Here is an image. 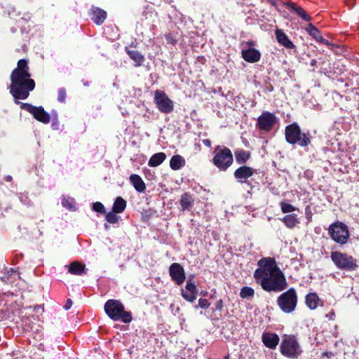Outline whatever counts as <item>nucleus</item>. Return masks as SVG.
I'll list each match as a JSON object with an SVG mask.
<instances>
[{
    "label": "nucleus",
    "mask_w": 359,
    "mask_h": 359,
    "mask_svg": "<svg viewBox=\"0 0 359 359\" xmlns=\"http://www.w3.org/2000/svg\"><path fill=\"white\" fill-rule=\"evenodd\" d=\"M254 172L255 170L252 168L243 165L235 170L233 175L238 182L250 186V183L248 180L253 175Z\"/></svg>",
    "instance_id": "nucleus-13"
},
{
    "label": "nucleus",
    "mask_w": 359,
    "mask_h": 359,
    "mask_svg": "<svg viewBox=\"0 0 359 359\" xmlns=\"http://www.w3.org/2000/svg\"><path fill=\"white\" fill-rule=\"evenodd\" d=\"M281 354L288 358L296 359L302 354L301 347L294 336H285L280 346Z\"/></svg>",
    "instance_id": "nucleus-5"
},
{
    "label": "nucleus",
    "mask_w": 359,
    "mask_h": 359,
    "mask_svg": "<svg viewBox=\"0 0 359 359\" xmlns=\"http://www.w3.org/2000/svg\"><path fill=\"white\" fill-rule=\"evenodd\" d=\"M130 181L137 191L144 192L145 191V184L142 179L138 175H131L130 176Z\"/></svg>",
    "instance_id": "nucleus-21"
},
{
    "label": "nucleus",
    "mask_w": 359,
    "mask_h": 359,
    "mask_svg": "<svg viewBox=\"0 0 359 359\" xmlns=\"http://www.w3.org/2000/svg\"><path fill=\"white\" fill-rule=\"evenodd\" d=\"M5 180L7 181V182H10L12 180V177L11 175H7L5 177Z\"/></svg>",
    "instance_id": "nucleus-43"
},
{
    "label": "nucleus",
    "mask_w": 359,
    "mask_h": 359,
    "mask_svg": "<svg viewBox=\"0 0 359 359\" xmlns=\"http://www.w3.org/2000/svg\"><path fill=\"white\" fill-rule=\"evenodd\" d=\"M257 266L254 278L264 291L278 292L287 287L285 277L274 258L263 257L258 261Z\"/></svg>",
    "instance_id": "nucleus-1"
},
{
    "label": "nucleus",
    "mask_w": 359,
    "mask_h": 359,
    "mask_svg": "<svg viewBox=\"0 0 359 359\" xmlns=\"http://www.w3.org/2000/svg\"><path fill=\"white\" fill-rule=\"evenodd\" d=\"M29 69L27 61L21 59L11 74L10 93L15 99L25 100L35 88V82L31 79Z\"/></svg>",
    "instance_id": "nucleus-2"
},
{
    "label": "nucleus",
    "mask_w": 359,
    "mask_h": 359,
    "mask_svg": "<svg viewBox=\"0 0 359 359\" xmlns=\"http://www.w3.org/2000/svg\"><path fill=\"white\" fill-rule=\"evenodd\" d=\"M255 294V290L248 286L243 287L240 292V296L243 299L250 298L253 297Z\"/></svg>",
    "instance_id": "nucleus-31"
},
{
    "label": "nucleus",
    "mask_w": 359,
    "mask_h": 359,
    "mask_svg": "<svg viewBox=\"0 0 359 359\" xmlns=\"http://www.w3.org/2000/svg\"><path fill=\"white\" fill-rule=\"evenodd\" d=\"M273 3V5L276 4V1H271Z\"/></svg>",
    "instance_id": "nucleus-49"
},
{
    "label": "nucleus",
    "mask_w": 359,
    "mask_h": 359,
    "mask_svg": "<svg viewBox=\"0 0 359 359\" xmlns=\"http://www.w3.org/2000/svg\"><path fill=\"white\" fill-rule=\"evenodd\" d=\"M126 207V201L121 197H118L113 205V211L116 213H121L124 211Z\"/></svg>",
    "instance_id": "nucleus-28"
},
{
    "label": "nucleus",
    "mask_w": 359,
    "mask_h": 359,
    "mask_svg": "<svg viewBox=\"0 0 359 359\" xmlns=\"http://www.w3.org/2000/svg\"><path fill=\"white\" fill-rule=\"evenodd\" d=\"M319 301L318 295L314 292L309 293L306 296V304L311 310L316 309L318 307Z\"/></svg>",
    "instance_id": "nucleus-25"
},
{
    "label": "nucleus",
    "mask_w": 359,
    "mask_h": 359,
    "mask_svg": "<svg viewBox=\"0 0 359 359\" xmlns=\"http://www.w3.org/2000/svg\"><path fill=\"white\" fill-rule=\"evenodd\" d=\"M282 221L284 222L285 226L290 229L294 228L298 223L299 220L297 215L290 214L285 216Z\"/></svg>",
    "instance_id": "nucleus-26"
},
{
    "label": "nucleus",
    "mask_w": 359,
    "mask_h": 359,
    "mask_svg": "<svg viewBox=\"0 0 359 359\" xmlns=\"http://www.w3.org/2000/svg\"><path fill=\"white\" fill-rule=\"evenodd\" d=\"M233 161L231 150L226 147L217 146L214 150L213 163L220 170H226Z\"/></svg>",
    "instance_id": "nucleus-7"
},
{
    "label": "nucleus",
    "mask_w": 359,
    "mask_h": 359,
    "mask_svg": "<svg viewBox=\"0 0 359 359\" xmlns=\"http://www.w3.org/2000/svg\"><path fill=\"white\" fill-rule=\"evenodd\" d=\"M66 99V91L64 88H60L58 90L57 100L60 102H64Z\"/></svg>",
    "instance_id": "nucleus-38"
},
{
    "label": "nucleus",
    "mask_w": 359,
    "mask_h": 359,
    "mask_svg": "<svg viewBox=\"0 0 359 359\" xmlns=\"http://www.w3.org/2000/svg\"><path fill=\"white\" fill-rule=\"evenodd\" d=\"M104 311L113 320H119L128 323L132 320V315L126 311L124 306L118 300L109 299L104 304Z\"/></svg>",
    "instance_id": "nucleus-3"
},
{
    "label": "nucleus",
    "mask_w": 359,
    "mask_h": 359,
    "mask_svg": "<svg viewBox=\"0 0 359 359\" xmlns=\"http://www.w3.org/2000/svg\"><path fill=\"white\" fill-rule=\"evenodd\" d=\"M72 306V301L71 299H68L66 302V304L64 306V309L65 310H69Z\"/></svg>",
    "instance_id": "nucleus-41"
},
{
    "label": "nucleus",
    "mask_w": 359,
    "mask_h": 359,
    "mask_svg": "<svg viewBox=\"0 0 359 359\" xmlns=\"http://www.w3.org/2000/svg\"><path fill=\"white\" fill-rule=\"evenodd\" d=\"M249 158L250 154L245 151H240L236 154V161L238 163H244Z\"/></svg>",
    "instance_id": "nucleus-30"
},
{
    "label": "nucleus",
    "mask_w": 359,
    "mask_h": 359,
    "mask_svg": "<svg viewBox=\"0 0 359 359\" xmlns=\"http://www.w3.org/2000/svg\"><path fill=\"white\" fill-rule=\"evenodd\" d=\"M186 161L180 155H174L170 161V166L173 170L181 169L185 165Z\"/></svg>",
    "instance_id": "nucleus-22"
},
{
    "label": "nucleus",
    "mask_w": 359,
    "mask_h": 359,
    "mask_svg": "<svg viewBox=\"0 0 359 359\" xmlns=\"http://www.w3.org/2000/svg\"><path fill=\"white\" fill-rule=\"evenodd\" d=\"M203 142L207 147H210L211 145L210 141L209 140H204Z\"/></svg>",
    "instance_id": "nucleus-42"
},
{
    "label": "nucleus",
    "mask_w": 359,
    "mask_h": 359,
    "mask_svg": "<svg viewBox=\"0 0 359 359\" xmlns=\"http://www.w3.org/2000/svg\"><path fill=\"white\" fill-rule=\"evenodd\" d=\"M316 40L317 41H319V42L325 44V45H327V46L330 45V43L327 39L323 38L320 34L318 36V37Z\"/></svg>",
    "instance_id": "nucleus-39"
},
{
    "label": "nucleus",
    "mask_w": 359,
    "mask_h": 359,
    "mask_svg": "<svg viewBox=\"0 0 359 359\" xmlns=\"http://www.w3.org/2000/svg\"><path fill=\"white\" fill-rule=\"evenodd\" d=\"M215 307H216L217 310L222 311L224 307L223 301L222 299H219V301H217L215 304Z\"/></svg>",
    "instance_id": "nucleus-40"
},
{
    "label": "nucleus",
    "mask_w": 359,
    "mask_h": 359,
    "mask_svg": "<svg viewBox=\"0 0 359 359\" xmlns=\"http://www.w3.org/2000/svg\"><path fill=\"white\" fill-rule=\"evenodd\" d=\"M13 272V269L12 268H11L9 270H8L7 273L11 274Z\"/></svg>",
    "instance_id": "nucleus-45"
},
{
    "label": "nucleus",
    "mask_w": 359,
    "mask_h": 359,
    "mask_svg": "<svg viewBox=\"0 0 359 359\" xmlns=\"http://www.w3.org/2000/svg\"><path fill=\"white\" fill-rule=\"evenodd\" d=\"M90 16L96 25H100L107 18V12L98 7L93 6L90 11Z\"/></svg>",
    "instance_id": "nucleus-16"
},
{
    "label": "nucleus",
    "mask_w": 359,
    "mask_h": 359,
    "mask_svg": "<svg viewBox=\"0 0 359 359\" xmlns=\"http://www.w3.org/2000/svg\"><path fill=\"white\" fill-rule=\"evenodd\" d=\"M277 304L280 310L285 313L294 311L297 304V295L294 288H290L282 293L277 299Z\"/></svg>",
    "instance_id": "nucleus-8"
},
{
    "label": "nucleus",
    "mask_w": 359,
    "mask_h": 359,
    "mask_svg": "<svg viewBox=\"0 0 359 359\" xmlns=\"http://www.w3.org/2000/svg\"><path fill=\"white\" fill-rule=\"evenodd\" d=\"M21 108L29 112L38 121L45 124L50 122V115L42 107H35L28 103H22Z\"/></svg>",
    "instance_id": "nucleus-11"
},
{
    "label": "nucleus",
    "mask_w": 359,
    "mask_h": 359,
    "mask_svg": "<svg viewBox=\"0 0 359 359\" xmlns=\"http://www.w3.org/2000/svg\"><path fill=\"white\" fill-rule=\"evenodd\" d=\"M248 44L249 46H252V45H253V42H252V41H248Z\"/></svg>",
    "instance_id": "nucleus-47"
},
{
    "label": "nucleus",
    "mask_w": 359,
    "mask_h": 359,
    "mask_svg": "<svg viewBox=\"0 0 359 359\" xmlns=\"http://www.w3.org/2000/svg\"><path fill=\"white\" fill-rule=\"evenodd\" d=\"M169 274L172 280L178 285H181L185 280L184 268L178 263H172L169 268Z\"/></svg>",
    "instance_id": "nucleus-14"
},
{
    "label": "nucleus",
    "mask_w": 359,
    "mask_h": 359,
    "mask_svg": "<svg viewBox=\"0 0 359 359\" xmlns=\"http://www.w3.org/2000/svg\"><path fill=\"white\" fill-rule=\"evenodd\" d=\"M285 140L291 144H298L300 147H306L311 143L308 135L302 133L297 123H294L285 128Z\"/></svg>",
    "instance_id": "nucleus-4"
},
{
    "label": "nucleus",
    "mask_w": 359,
    "mask_h": 359,
    "mask_svg": "<svg viewBox=\"0 0 359 359\" xmlns=\"http://www.w3.org/2000/svg\"><path fill=\"white\" fill-rule=\"evenodd\" d=\"M286 5L289 9L298 15L303 20L306 22H310L311 20V18L306 11L296 4L292 1H286Z\"/></svg>",
    "instance_id": "nucleus-19"
},
{
    "label": "nucleus",
    "mask_w": 359,
    "mask_h": 359,
    "mask_svg": "<svg viewBox=\"0 0 359 359\" xmlns=\"http://www.w3.org/2000/svg\"><path fill=\"white\" fill-rule=\"evenodd\" d=\"M154 102L158 109L164 114H169L173 111V102L161 90H157L154 94Z\"/></svg>",
    "instance_id": "nucleus-10"
},
{
    "label": "nucleus",
    "mask_w": 359,
    "mask_h": 359,
    "mask_svg": "<svg viewBox=\"0 0 359 359\" xmlns=\"http://www.w3.org/2000/svg\"><path fill=\"white\" fill-rule=\"evenodd\" d=\"M281 210L284 213L291 212L296 210V208L289 203L281 202L280 203Z\"/></svg>",
    "instance_id": "nucleus-35"
},
{
    "label": "nucleus",
    "mask_w": 359,
    "mask_h": 359,
    "mask_svg": "<svg viewBox=\"0 0 359 359\" xmlns=\"http://www.w3.org/2000/svg\"><path fill=\"white\" fill-rule=\"evenodd\" d=\"M229 355H226L225 356L224 359H229Z\"/></svg>",
    "instance_id": "nucleus-48"
},
{
    "label": "nucleus",
    "mask_w": 359,
    "mask_h": 359,
    "mask_svg": "<svg viewBox=\"0 0 359 359\" xmlns=\"http://www.w3.org/2000/svg\"><path fill=\"white\" fill-rule=\"evenodd\" d=\"M242 57L245 61L254 63L260 60L261 54L258 50L249 48L247 50H242Z\"/></svg>",
    "instance_id": "nucleus-18"
},
{
    "label": "nucleus",
    "mask_w": 359,
    "mask_h": 359,
    "mask_svg": "<svg viewBox=\"0 0 359 359\" xmlns=\"http://www.w3.org/2000/svg\"><path fill=\"white\" fill-rule=\"evenodd\" d=\"M327 316H330V318H332V317L334 316V312H331Z\"/></svg>",
    "instance_id": "nucleus-46"
},
{
    "label": "nucleus",
    "mask_w": 359,
    "mask_h": 359,
    "mask_svg": "<svg viewBox=\"0 0 359 359\" xmlns=\"http://www.w3.org/2000/svg\"><path fill=\"white\" fill-rule=\"evenodd\" d=\"M305 29L315 39L320 35V31L312 23H309Z\"/></svg>",
    "instance_id": "nucleus-32"
},
{
    "label": "nucleus",
    "mask_w": 359,
    "mask_h": 359,
    "mask_svg": "<svg viewBox=\"0 0 359 359\" xmlns=\"http://www.w3.org/2000/svg\"><path fill=\"white\" fill-rule=\"evenodd\" d=\"M181 294L184 299L189 302H193L196 299L198 294V289L194 281L189 279L185 288L181 289Z\"/></svg>",
    "instance_id": "nucleus-15"
},
{
    "label": "nucleus",
    "mask_w": 359,
    "mask_h": 359,
    "mask_svg": "<svg viewBox=\"0 0 359 359\" xmlns=\"http://www.w3.org/2000/svg\"><path fill=\"white\" fill-rule=\"evenodd\" d=\"M262 339L264 346L271 349L276 348L280 340L278 334L271 332H264Z\"/></svg>",
    "instance_id": "nucleus-17"
},
{
    "label": "nucleus",
    "mask_w": 359,
    "mask_h": 359,
    "mask_svg": "<svg viewBox=\"0 0 359 359\" xmlns=\"http://www.w3.org/2000/svg\"><path fill=\"white\" fill-rule=\"evenodd\" d=\"M329 234L331 238L337 243L344 245L347 243L349 232L346 225L342 222H337L330 225Z\"/></svg>",
    "instance_id": "nucleus-9"
},
{
    "label": "nucleus",
    "mask_w": 359,
    "mask_h": 359,
    "mask_svg": "<svg viewBox=\"0 0 359 359\" xmlns=\"http://www.w3.org/2000/svg\"><path fill=\"white\" fill-rule=\"evenodd\" d=\"M210 304L206 299H199L198 300V306H196V309L198 307L202 308V309H207L209 307Z\"/></svg>",
    "instance_id": "nucleus-37"
},
{
    "label": "nucleus",
    "mask_w": 359,
    "mask_h": 359,
    "mask_svg": "<svg viewBox=\"0 0 359 359\" xmlns=\"http://www.w3.org/2000/svg\"><path fill=\"white\" fill-rule=\"evenodd\" d=\"M69 272L74 275L80 276L86 273V266L78 262H74L69 264Z\"/></svg>",
    "instance_id": "nucleus-24"
},
{
    "label": "nucleus",
    "mask_w": 359,
    "mask_h": 359,
    "mask_svg": "<svg viewBox=\"0 0 359 359\" xmlns=\"http://www.w3.org/2000/svg\"><path fill=\"white\" fill-rule=\"evenodd\" d=\"M121 217L120 216H118L116 212H114V211L113 212H109L108 213L106 214L105 215V219L106 220L109 222V223H111V224H116L118 222V220L120 219Z\"/></svg>",
    "instance_id": "nucleus-33"
},
{
    "label": "nucleus",
    "mask_w": 359,
    "mask_h": 359,
    "mask_svg": "<svg viewBox=\"0 0 359 359\" xmlns=\"http://www.w3.org/2000/svg\"><path fill=\"white\" fill-rule=\"evenodd\" d=\"M276 37L278 42L286 48L292 49L295 47L283 30L277 29L276 30Z\"/></svg>",
    "instance_id": "nucleus-20"
},
{
    "label": "nucleus",
    "mask_w": 359,
    "mask_h": 359,
    "mask_svg": "<svg viewBox=\"0 0 359 359\" xmlns=\"http://www.w3.org/2000/svg\"><path fill=\"white\" fill-rule=\"evenodd\" d=\"M316 63H317V61H316V60H312L311 61V66H313V67H314V66H316Z\"/></svg>",
    "instance_id": "nucleus-44"
},
{
    "label": "nucleus",
    "mask_w": 359,
    "mask_h": 359,
    "mask_svg": "<svg viewBox=\"0 0 359 359\" xmlns=\"http://www.w3.org/2000/svg\"><path fill=\"white\" fill-rule=\"evenodd\" d=\"M166 158V155L163 152L156 153L149 158L148 165L150 167H156L161 165Z\"/></svg>",
    "instance_id": "nucleus-23"
},
{
    "label": "nucleus",
    "mask_w": 359,
    "mask_h": 359,
    "mask_svg": "<svg viewBox=\"0 0 359 359\" xmlns=\"http://www.w3.org/2000/svg\"><path fill=\"white\" fill-rule=\"evenodd\" d=\"M330 258L336 267L341 270L352 271L358 266L357 260L346 253L338 251L332 252Z\"/></svg>",
    "instance_id": "nucleus-6"
},
{
    "label": "nucleus",
    "mask_w": 359,
    "mask_h": 359,
    "mask_svg": "<svg viewBox=\"0 0 359 359\" xmlns=\"http://www.w3.org/2000/svg\"><path fill=\"white\" fill-rule=\"evenodd\" d=\"M62 204L63 207L70 210H76V209L74 205V202L72 199L63 198L62 201Z\"/></svg>",
    "instance_id": "nucleus-34"
},
{
    "label": "nucleus",
    "mask_w": 359,
    "mask_h": 359,
    "mask_svg": "<svg viewBox=\"0 0 359 359\" xmlns=\"http://www.w3.org/2000/svg\"><path fill=\"white\" fill-rule=\"evenodd\" d=\"M129 57L137 63V66H140L144 61V56L137 50H127Z\"/></svg>",
    "instance_id": "nucleus-29"
},
{
    "label": "nucleus",
    "mask_w": 359,
    "mask_h": 359,
    "mask_svg": "<svg viewBox=\"0 0 359 359\" xmlns=\"http://www.w3.org/2000/svg\"><path fill=\"white\" fill-rule=\"evenodd\" d=\"M276 121V116L269 111L263 112L257 119V126L262 130L269 131Z\"/></svg>",
    "instance_id": "nucleus-12"
},
{
    "label": "nucleus",
    "mask_w": 359,
    "mask_h": 359,
    "mask_svg": "<svg viewBox=\"0 0 359 359\" xmlns=\"http://www.w3.org/2000/svg\"><path fill=\"white\" fill-rule=\"evenodd\" d=\"M194 203V199L191 196L184 194L181 196L180 205L183 210L189 209Z\"/></svg>",
    "instance_id": "nucleus-27"
},
{
    "label": "nucleus",
    "mask_w": 359,
    "mask_h": 359,
    "mask_svg": "<svg viewBox=\"0 0 359 359\" xmlns=\"http://www.w3.org/2000/svg\"><path fill=\"white\" fill-rule=\"evenodd\" d=\"M93 209L94 211L103 213L104 212V207L100 202H95L93 205Z\"/></svg>",
    "instance_id": "nucleus-36"
}]
</instances>
